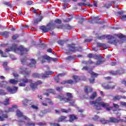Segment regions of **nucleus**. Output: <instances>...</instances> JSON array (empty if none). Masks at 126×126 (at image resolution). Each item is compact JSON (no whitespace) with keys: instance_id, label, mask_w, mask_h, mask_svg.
<instances>
[{"instance_id":"1","label":"nucleus","mask_w":126,"mask_h":126,"mask_svg":"<svg viewBox=\"0 0 126 126\" xmlns=\"http://www.w3.org/2000/svg\"><path fill=\"white\" fill-rule=\"evenodd\" d=\"M101 101L102 98L99 97L95 100L90 101V104H91V105H94L93 108L97 111L102 110V107L104 108V109H106V111H110L113 109V107H110V103H107Z\"/></svg>"},{"instance_id":"2","label":"nucleus","mask_w":126,"mask_h":126,"mask_svg":"<svg viewBox=\"0 0 126 126\" xmlns=\"http://www.w3.org/2000/svg\"><path fill=\"white\" fill-rule=\"evenodd\" d=\"M126 37V35L123 34V33L115 34L114 36L111 35H101L98 37V40H104L107 38L109 40L108 43L109 44H114L115 46H117V44L119 43V40L115 39V38H119V39H124Z\"/></svg>"},{"instance_id":"3","label":"nucleus","mask_w":126,"mask_h":126,"mask_svg":"<svg viewBox=\"0 0 126 126\" xmlns=\"http://www.w3.org/2000/svg\"><path fill=\"white\" fill-rule=\"evenodd\" d=\"M66 97L63 94H59L57 96V99L63 101L64 103H68L70 106L75 107V100H73V94L70 93H66Z\"/></svg>"},{"instance_id":"4","label":"nucleus","mask_w":126,"mask_h":126,"mask_svg":"<svg viewBox=\"0 0 126 126\" xmlns=\"http://www.w3.org/2000/svg\"><path fill=\"white\" fill-rule=\"evenodd\" d=\"M6 52H10V51H14L15 53H17L18 51L20 52H24V53H27L29 52V48H26L22 45H20L19 48H17V44H13L10 48V49H6Z\"/></svg>"},{"instance_id":"5","label":"nucleus","mask_w":126,"mask_h":126,"mask_svg":"<svg viewBox=\"0 0 126 126\" xmlns=\"http://www.w3.org/2000/svg\"><path fill=\"white\" fill-rule=\"evenodd\" d=\"M21 62L22 64H27L29 67H36V63L37 62L34 59H28L25 57L21 59Z\"/></svg>"},{"instance_id":"6","label":"nucleus","mask_w":126,"mask_h":126,"mask_svg":"<svg viewBox=\"0 0 126 126\" xmlns=\"http://www.w3.org/2000/svg\"><path fill=\"white\" fill-rule=\"evenodd\" d=\"M16 115L17 116L18 118H22V119L18 121V125L19 126H22L24 125H25V121H23L22 120H25V121H30V119H29L26 116L23 115V113H22V112L19 110L17 111Z\"/></svg>"},{"instance_id":"7","label":"nucleus","mask_w":126,"mask_h":126,"mask_svg":"<svg viewBox=\"0 0 126 126\" xmlns=\"http://www.w3.org/2000/svg\"><path fill=\"white\" fill-rule=\"evenodd\" d=\"M55 26H56V24L53 22H51L47 25V27L41 26L39 29L40 30H42V33H47L51 30H54L55 29Z\"/></svg>"},{"instance_id":"8","label":"nucleus","mask_w":126,"mask_h":126,"mask_svg":"<svg viewBox=\"0 0 126 126\" xmlns=\"http://www.w3.org/2000/svg\"><path fill=\"white\" fill-rule=\"evenodd\" d=\"M66 47L69 52H71L72 53H76V52L81 53L83 51L81 46L76 47L74 44H67Z\"/></svg>"},{"instance_id":"9","label":"nucleus","mask_w":126,"mask_h":126,"mask_svg":"<svg viewBox=\"0 0 126 126\" xmlns=\"http://www.w3.org/2000/svg\"><path fill=\"white\" fill-rule=\"evenodd\" d=\"M104 61L102 60H98L96 61V63L92 61V60H90L88 63L89 64H93L94 66H97V65H100V64H102V63H104Z\"/></svg>"},{"instance_id":"10","label":"nucleus","mask_w":126,"mask_h":126,"mask_svg":"<svg viewBox=\"0 0 126 126\" xmlns=\"http://www.w3.org/2000/svg\"><path fill=\"white\" fill-rule=\"evenodd\" d=\"M19 82L21 83H19V86L25 87L26 85V83H28L29 82H30V81L29 80H28V79L23 78L20 80Z\"/></svg>"},{"instance_id":"11","label":"nucleus","mask_w":126,"mask_h":126,"mask_svg":"<svg viewBox=\"0 0 126 126\" xmlns=\"http://www.w3.org/2000/svg\"><path fill=\"white\" fill-rule=\"evenodd\" d=\"M20 72L21 74H25V75H29L31 73V71H29L27 68H20Z\"/></svg>"},{"instance_id":"12","label":"nucleus","mask_w":126,"mask_h":126,"mask_svg":"<svg viewBox=\"0 0 126 126\" xmlns=\"http://www.w3.org/2000/svg\"><path fill=\"white\" fill-rule=\"evenodd\" d=\"M52 74H54V72L51 71H45V74H41L40 78H41V79H45V78L49 77V75H52Z\"/></svg>"},{"instance_id":"13","label":"nucleus","mask_w":126,"mask_h":126,"mask_svg":"<svg viewBox=\"0 0 126 126\" xmlns=\"http://www.w3.org/2000/svg\"><path fill=\"white\" fill-rule=\"evenodd\" d=\"M124 72H125L124 69H121L119 70H117L116 71H110L109 73H110V74H111L112 75H118V74L119 75L123 74Z\"/></svg>"},{"instance_id":"14","label":"nucleus","mask_w":126,"mask_h":126,"mask_svg":"<svg viewBox=\"0 0 126 126\" xmlns=\"http://www.w3.org/2000/svg\"><path fill=\"white\" fill-rule=\"evenodd\" d=\"M18 89V88L17 87H14L13 88L10 87H7V90L10 94H14L17 91Z\"/></svg>"},{"instance_id":"15","label":"nucleus","mask_w":126,"mask_h":126,"mask_svg":"<svg viewBox=\"0 0 126 126\" xmlns=\"http://www.w3.org/2000/svg\"><path fill=\"white\" fill-rule=\"evenodd\" d=\"M1 114H2V115L1 116H0V122H3V121L5 120V119H7L8 118V116L7 114H3L2 110H0V115H1Z\"/></svg>"},{"instance_id":"16","label":"nucleus","mask_w":126,"mask_h":126,"mask_svg":"<svg viewBox=\"0 0 126 126\" xmlns=\"http://www.w3.org/2000/svg\"><path fill=\"white\" fill-rule=\"evenodd\" d=\"M68 122H69V123H73V122H74L75 120H78V118L77 117V116L74 114H71L68 115Z\"/></svg>"},{"instance_id":"17","label":"nucleus","mask_w":126,"mask_h":126,"mask_svg":"<svg viewBox=\"0 0 126 126\" xmlns=\"http://www.w3.org/2000/svg\"><path fill=\"white\" fill-rule=\"evenodd\" d=\"M102 87L104 88V89H105L106 90H108L109 89H114L115 87H116V85H106V84H102Z\"/></svg>"},{"instance_id":"18","label":"nucleus","mask_w":126,"mask_h":126,"mask_svg":"<svg viewBox=\"0 0 126 126\" xmlns=\"http://www.w3.org/2000/svg\"><path fill=\"white\" fill-rule=\"evenodd\" d=\"M33 104L32 100H29L27 99H25L23 101V105L25 106V107H28V106H31Z\"/></svg>"},{"instance_id":"19","label":"nucleus","mask_w":126,"mask_h":126,"mask_svg":"<svg viewBox=\"0 0 126 126\" xmlns=\"http://www.w3.org/2000/svg\"><path fill=\"white\" fill-rule=\"evenodd\" d=\"M43 59H44V60H46L47 61H48V62H49V63H50V62H51V61H53V62H57V61H58V59L57 58H52L51 57L47 56V55H44L42 57Z\"/></svg>"},{"instance_id":"20","label":"nucleus","mask_w":126,"mask_h":126,"mask_svg":"<svg viewBox=\"0 0 126 126\" xmlns=\"http://www.w3.org/2000/svg\"><path fill=\"white\" fill-rule=\"evenodd\" d=\"M108 122L109 123H112L113 124H118V123L120 122V120L115 117H111L109 118Z\"/></svg>"},{"instance_id":"21","label":"nucleus","mask_w":126,"mask_h":126,"mask_svg":"<svg viewBox=\"0 0 126 126\" xmlns=\"http://www.w3.org/2000/svg\"><path fill=\"white\" fill-rule=\"evenodd\" d=\"M17 109V105H12V107H9L7 109H6L4 112L5 113H10V112H14V109Z\"/></svg>"},{"instance_id":"22","label":"nucleus","mask_w":126,"mask_h":126,"mask_svg":"<svg viewBox=\"0 0 126 126\" xmlns=\"http://www.w3.org/2000/svg\"><path fill=\"white\" fill-rule=\"evenodd\" d=\"M67 119L66 116H61L60 117L58 118L57 122L58 123H61L62 122H68V120H65Z\"/></svg>"},{"instance_id":"23","label":"nucleus","mask_w":126,"mask_h":126,"mask_svg":"<svg viewBox=\"0 0 126 126\" xmlns=\"http://www.w3.org/2000/svg\"><path fill=\"white\" fill-rule=\"evenodd\" d=\"M88 90L90 91V92H92L93 91V89L91 87L88 88V86H85L84 87V91L86 94H89V92Z\"/></svg>"},{"instance_id":"24","label":"nucleus","mask_w":126,"mask_h":126,"mask_svg":"<svg viewBox=\"0 0 126 126\" xmlns=\"http://www.w3.org/2000/svg\"><path fill=\"white\" fill-rule=\"evenodd\" d=\"M73 80H67L65 81H63L61 83V84H73Z\"/></svg>"},{"instance_id":"25","label":"nucleus","mask_w":126,"mask_h":126,"mask_svg":"<svg viewBox=\"0 0 126 126\" xmlns=\"http://www.w3.org/2000/svg\"><path fill=\"white\" fill-rule=\"evenodd\" d=\"M31 88H32V90H35V89H37L38 88V86H37V84L36 83H32L30 85Z\"/></svg>"},{"instance_id":"26","label":"nucleus","mask_w":126,"mask_h":126,"mask_svg":"<svg viewBox=\"0 0 126 126\" xmlns=\"http://www.w3.org/2000/svg\"><path fill=\"white\" fill-rule=\"evenodd\" d=\"M1 36H3L4 38H8L9 37V32H4L1 33Z\"/></svg>"},{"instance_id":"27","label":"nucleus","mask_w":126,"mask_h":126,"mask_svg":"<svg viewBox=\"0 0 126 126\" xmlns=\"http://www.w3.org/2000/svg\"><path fill=\"white\" fill-rule=\"evenodd\" d=\"M28 122L26 124V123L25 122V124L26 126H36V124L33 123V122H30V121H31L30 119V120H27Z\"/></svg>"},{"instance_id":"28","label":"nucleus","mask_w":126,"mask_h":126,"mask_svg":"<svg viewBox=\"0 0 126 126\" xmlns=\"http://www.w3.org/2000/svg\"><path fill=\"white\" fill-rule=\"evenodd\" d=\"M32 76L33 78H39L41 79V74L38 73H34L32 74Z\"/></svg>"},{"instance_id":"29","label":"nucleus","mask_w":126,"mask_h":126,"mask_svg":"<svg viewBox=\"0 0 126 126\" xmlns=\"http://www.w3.org/2000/svg\"><path fill=\"white\" fill-rule=\"evenodd\" d=\"M42 19H43V17L41 16L40 19H36L35 20H34V25H37V24H38V23H39V22H41L42 21Z\"/></svg>"},{"instance_id":"30","label":"nucleus","mask_w":126,"mask_h":126,"mask_svg":"<svg viewBox=\"0 0 126 126\" xmlns=\"http://www.w3.org/2000/svg\"><path fill=\"white\" fill-rule=\"evenodd\" d=\"M99 121L102 125H106V124H109V120H106L104 118H101Z\"/></svg>"},{"instance_id":"31","label":"nucleus","mask_w":126,"mask_h":126,"mask_svg":"<svg viewBox=\"0 0 126 126\" xmlns=\"http://www.w3.org/2000/svg\"><path fill=\"white\" fill-rule=\"evenodd\" d=\"M90 74L91 75V77L93 78H96V77H98V76L99 75V74L96 73L94 72H91Z\"/></svg>"},{"instance_id":"32","label":"nucleus","mask_w":126,"mask_h":126,"mask_svg":"<svg viewBox=\"0 0 126 126\" xmlns=\"http://www.w3.org/2000/svg\"><path fill=\"white\" fill-rule=\"evenodd\" d=\"M84 21H86V19H85V18L82 17L80 19V20L78 22V23L79 24H81V25H84V24H83V23L84 22Z\"/></svg>"},{"instance_id":"33","label":"nucleus","mask_w":126,"mask_h":126,"mask_svg":"<svg viewBox=\"0 0 126 126\" xmlns=\"http://www.w3.org/2000/svg\"><path fill=\"white\" fill-rule=\"evenodd\" d=\"M9 82L11 84H13L14 85H16V84L18 83V81L17 80L12 79L9 80Z\"/></svg>"},{"instance_id":"34","label":"nucleus","mask_w":126,"mask_h":126,"mask_svg":"<svg viewBox=\"0 0 126 126\" xmlns=\"http://www.w3.org/2000/svg\"><path fill=\"white\" fill-rule=\"evenodd\" d=\"M73 79H74L75 82L76 83L77 82H78L79 80H80V79H79V77L77 75H74L72 76Z\"/></svg>"},{"instance_id":"35","label":"nucleus","mask_w":126,"mask_h":126,"mask_svg":"<svg viewBox=\"0 0 126 126\" xmlns=\"http://www.w3.org/2000/svg\"><path fill=\"white\" fill-rule=\"evenodd\" d=\"M95 97H97V93H96V92H94L92 94V95L90 97V98L92 100H94Z\"/></svg>"},{"instance_id":"36","label":"nucleus","mask_w":126,"mask_h":126,"mask_svg":"<svg viewBox=\"0 0 126 126\" xmlns=\"http://www.w3.org/2000/svg\"><path fill=\"white\" fill-rule=\"evenodd\" d=\"M65 27L67 30H72V29H73V27L70 26L69 24H66Z\"/></svg>"},{"instance_id":"37","label":"nucleus","mask_w":126,"mask_h":126,"mask_svg":"<svg viewBox=\"0 0 126 126\" xmlns=\"http://www.w3.org/2000/svg\"><path fill=\"white\" fill-rule=\"evenodd\" d=\"M76 58L74 56H69L66 58L67 61H72V60H76Z\"/></svg>"},{"instance_id":"38","label":"nucleus","mask_w":126,"mask_h":126,"mask_svg":"<svg viewBox=\"0 0 126 126\" xmlns=\"http://www.w3.org/2000/svg\"><path fill=\"white\" fill-rule=\"evenodd\" d=\"M72 19H73V17H71L70 18H68L66 19L65 20H64L63 22H64V23H67V22H69V21H71V20H72Z\"/></svg>"},{"instance_id":"39","label":"nucleus","mask_w":126,"mask_h":126,"mask_svg":"<svg viewBox=\"0 0 126 126\" xmlns=\"http://www.w3.org/2000/svg\"><path fill=\"white\" fill-rule=\"evenodd\" d=\"M47 92L48 93H51V94H55L56 93V92H55V90L53 89H49L47 90Z\"/></svg>"},{"instance_id":"40","label":"nucleus","mask_w":126,"mask_h":126,"mask_svg":"<svg viewBox=\"0 0 126 126\" xmlns=\"http://www.w3.org/2000/svg\"><path fill=\"white\" fill-rule=\"evenodd\" d=\"M3 104L4 105V106H7V105H9V98H6Z\"/></svg>"},{"instance_id":"41","label":"nucleus","mask_w":126,"mask_h":126,"mask_svg":"<svg viewBox=\"0 0 126 126\" xmlns=\"http://www.w3.org/2000/svg\"><path fill=\"white\" fill-rule=\"evenodd\" d=\"M98 48H101V47H106V44L102 43H97Z\"/></svg>"},{"instance_id":"42","label":"nucleus","mask_w":126,"mask_h":126,"mask_svg":"<svg viewBox=\"0 0 126 126\" xmlns=\"http://www.w3.org/2000/svg\"><path fill=\"white\" fill-rule=\"evenodd\" d=\"M123 97L121 95H116L113 97V100H121Z\"/></svg>"},{"instance_id":"43","label":"nucleus","mask_w":126,"mask_h":126,"mask_svg":"<svg viewBox=\"0 0 126 126\" xmlns=\"http://www.w3.org/2000/svg\"><path fill=\"white\" fill-rule=\"evenodd\" d=\"M45 100L48 102V103L49 104V105H54V103H53V101H52V100L49 98H46Z\"/></svg>"},{"instance_id":"44","label":"nucleus","mask_w":126,"mask_h":126,"mask_svg":"<svg viewBox=\"0 0 126 126\" xmlns=\"http://www.w3.org/2000/svg\"><path fill=\"white\" fill-rule=\"evenodd\" d=\"M58 43L59 44V45H60L61 46H62L63 47V45H64V43H65V41L59 40L58 41Z\"/></svg>"},{"instance_id":"45","label":"nucleus","mask_w":126,"mask_h":126,"mask_svg":"<svg viewBox=\"0 0 126 126\" xmlns=\"http://www.w3.org/2000/svg\"><path fill=\"white\" fill-rule=\"evenodd\" d=\"M54 22H55L56 24H62V20L60 19H56L55 20Z\"/></svg>"},{"instance_id":"46","label":"nucleus","mask_w":126,"mask_h":126,"mask_svg":"<svg viewBox=\"0 0 126 126\" xmlns=\"http://www.w3.org/2000/svg\"><path fill=\"white\" fill-rule=\"evenodd\" d=\"M31 108H32L33 110H35L36 111H37V110L39 109V107H38L37 106H36L35 105H32L31 106Z\"/></svg>"},{"instance_id":"47","label":"nucleus","mask_w":126,"mask_h":126,"mask_svg":"<svg viewBox=\"0 0 126 126\" xmlns=\"http://www.w3.org/2000/svg\"><path fill=\"white\" fill-rule=\"evenodd\" d=\"M37 126H47V123L44 122H39L37 123Z\"/></svg>"},{"instance_id":"48","label":"nucleus","mask_w":126,"mask_h":126,"mask_svg":"<svg viewBox=\"0 0 126 126\" xmlns=\"http://www.w3.org/2000/svg\"><path fill=\"white\" fill-rule=\"evenodd\" d=\"M2 3L3 4H4L5 5H7V6H10V5H11V4L9 3V2L6 1H3Z\"/></svg>"},{"instance_id":"49","label":"nucleus","mask_w":126,"mask_h":126,"mask_svg":"<svg viewBox=\"0 0 126 126\" xmlns=\"http://www.w3.org/2000/svg\"><path fill=\"white\" fill-rule=\"evenodd\" d=\"M124 14V11H118L116 13L117 16H121Z\"/></svg>"},{"instance_id":"50","label":"nucleus","mask_w":126,"mask_h":126,"mask_svg":"<svg viewBox=\"0 0 126 126\" xmlns=\"http://www.w3.org/2000/svg\"><path fill=\"white\" fill-rule=\"evenodd\" d=\"M18 37H19V34H15L12 36V39L13 40H16V39H17V38H18Z\"/></svg>"},{"instance_id":"51","label":"nucleus","mask_w":126,"mask_h":126,"mask_svg":"<svg viewBox=\"0 0 126 126\" xmlns=\"http://www.w3.org/2000/svg\"><path fill=\"white\" fill-rule=\"evenodd\" d=\"M121 20L123 21H126V15H123L121 16Z\"/></svg>"},{"instance_id":"52","label":"nucleus","mask_w":126,"mask_h":126,"mask_svg":"<svg viewBox=\"0 0 126 126\" xmlns=\"http://www.w3.org/2000/svg\"><path fill=\"white\" fill-rule=\"evenodd\" d=\"M104 79H105V80H106V81H110V80H111L112 79V77H110V76H107V77H104Z\"/></svg>"},{"instance_id":"53","label":"nucleus","mask_w":126,"mask_h":126,"mask_svg":"<svg viewBox=\"0 0 126 126\" xmlns=\"http://www.w3.org/2000/svg\"><path fill=\"white\" fill-rule=\"evenodd\" d=\"M57 91H58L59 92H61V91H63V87H57L56 88Z\"/></svg>"},{"instance_id":"54","label":"nucleus","mask_w":126,"mask_h":126,"mask_svg":"<svg viewBox=\"0 0 126 126\" xmlns=\"http://www.w3.org/2000/svg\"><path fill=\"white\" fill-rule=\"evenodd\" d=\"M120 106L122 107H126V102L125 101L120 102Z\"/></svg>"},{"instance_id":"55","label":"nucleus","mask_w":126,"mask_h":126,"mask_svg":"<svg viewBox=\"0 0 126 126\" xmlns=\"http://www.w3.org/2000/svg\"><path fill=\"white\" fill-rule=\"evenodd\" d=\"M82 70H86L87 71H88V70H89V67L87 66H84L82 68Z\"/></svg>"},{"instance_id":"56","label":"nucleus","mask_w":126,"mask_h":126,"mask_svg":"<svg viewBox=\"0 0 126 126\" xmlns=\"http://www.w3.org/2000/svg\"><path fill=\"white\" fill-rule=\"evenodd\" d=\"M94 121H97L99 120V117L97 115L94 116V118H93Z\"/></svg>"},{"instance_id":"57","label":"nucleus","mask_w":126,"mask_h":126,"mask_svg":"<svg viewBox=\"0 0 126 126\" xmlns=\"http://www.w3.org/2000/svg\"><path fill=\"white\" fill-rule=\"evenodd\" d=\"M93 5L94 6V7H97L98 2L97 1H94Z\"/></svg>"},{"instance_id":"58","label":"nucleus","mask_w":126,"mask_h":126,"mask_svg":"<svg viewBox=\"0 0 126 126\" xmlns=\"http://www.w3.org/2000/svg\"><path fill=\"white\" fill-rule=\"evenodd\" d=\"M0 94L4 96L5 95V92L3 90H0Z\"/></svg>"},{"instance_id":"59","label":"nucleus","mask_w":126,"mask_h":126,"mask_svg":"<svg viewBox=\"0 0 126 126\" xmlns=\"http://www.w3.org/2000/svg\"><path fill=\"white\" fill-rule=\"evenodd\" d=\"M42 83H43V82H42L41 81V80H38L37 81H36L35 82V84H36V85L38 86V85H41V84H42Z\"/></svg>"},{"instance_id":"60","label":"nucleus","mask_w":126,"mask_h":126,"mask_svg":"<svg viewBox=\"0 0 126 126\" xmlns=\"http://www.w3.org/2000/svg\"><path fill=\"white\" fill-rule=\"evenodd\" d=\"M110 6H112V4L110 3L109 4H105V7H106V8H110Z\"/></svg>"},{"instance_id":"61","label":"nucleus","mask_w":126,"mask_h":126,"mask_svg":"<svg viewBox=\"0 0 126 126\" xmlns=\"http://www.w3.org/2000/svg\"><path fill=\"white\" fill-rule=\"evenodd\" d=\"M118 90H120V92L122 93H126V91L124 90V89L122 88H118Z\"/></svg>"},{"instance_id":"62","label":"nucleus","mask_w":126,"mask_h":126,"mask_svg":"<svg viewBox=\"0 0 126 126\" xmlns=\"http://www.w3.org/2000/svg\"><path fill=\"white\" fill-rule=\"evenodd\" d=\"M77 4L79 5V6H84V5H86V4L81 2L78 3Z\"/></svg>"},{"instance_id":"63","label":"nucleus","mask_w":126,"mask_h":126,"mask_svg":"<svg viewBox=\"0 0 126 126\" xmlns=\"http://www.w3.org/2000/svg\"><path fill=\"white\" fill-rule=\"evenodd\" d=\"M61 112L62 113H68V110L65 109H62Z\"/></svg>"},{"instance_id":"64","label":"nucleus","mask_w":126,"mask_h":126,"mask_svg":"<svg viewBox=\"0 0 126 126\" xmlns=\"http://www.w3.org/2000/svg\"><path fill=\"white\" fill-rule=\"evenodd\" d=\"M122 84H124L125 86H126V80L124 79L121 81Z\"/></svg>"}]
</instances>
